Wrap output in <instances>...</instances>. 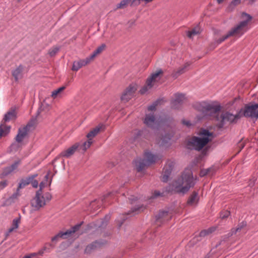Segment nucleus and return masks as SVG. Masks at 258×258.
I'll list each match as a JSON object with an SVG mask.
<instances>
[{"label": "nucleus", "instance_id": "nucleus-1", "mask_svg": "<svg viewBox=\"0 0 258 258\" xmlns=\"http://www.w3.org/2000/svg\"><path fill=\"white\" fill-rule=\"evenodd\" d=\"M196 183L195 179L190 169H186L181 176L175 180L171 185L168 191L184 194L193 187Z\"/></svg>", "mask_w": 258, "mask_h": 258}, {"label": "nucleus", "instance_id": "nucleus-2", "mask_svg": "<svg viewBox=\"0 0 258 258\" xmlns=\"http://www.w3.org/2000/svg\"><path fill=\"white\" fill-rule=\"evenodd\" d=\"M241 21L235 27H234L228 33L222 36L221 38L215 39V43L218 45L225 39L231 36H241L249 29L248 24L252 19V17L245 13H242L241 16Z\"/></svg>", "mask_w": 258, "mask_h": 258}, {"label": "nucleus", "instance_id": "nucleus-3", "mask_svg": "<svg viewBox=\"0 0 258 258\" xmlns=\"http://www.w3.org/2000/svg\"><path fill=\"white\" fill-rule=\"evenodd\" d=\"M213 138V134L206 130L200 131L198 137H192L188 142L189 148L197 151L202 150Z\"/></svg>", "mask_w": 258, "mask_h": 258}, {"label": "nucleus", "instance_id": "nucleus-4", "mask_svg": "<svg viewBox=\"0 0 258 258\" xmlns=\"http://www.w3.org/2000/svg\"><path fill=\"white\" fill-rule=\"evenodd\" d=\"M157 103L155 102L148 107L144 122L148 126L155 128L166 124L165 119L158 118L154 113Z\"/></svg>", "mask_w": 258, "mask_h": 258}, {"label": "nucleus", "instance_id": "nucleus-5", "mask_svg": "<svg viewBox=\"0 0 258 258\" xmlns=\"http://www.w3.org/2000/svg\"><path fill=\"white\" fill-rule=\"evenodd\" d=\"M196 107L204 115L215 117L217 120L221 108L217 102H202L198 103Z\"/></svg>", "mask_w": 258, "mask_h": 258}, {"label": "nucleus", "instance_id": "nucleus-6", "mask_svg": "<svg viewBox=\"0 0 258 258\" xmlns=\"http://www.w3.org/2000/svg\"><path fill=\"white\" fill-rule=\"evenodd\" d=\"M163 72L161 70H158L155 73H153L148 78L145 84L140 90L139 92L141 94H145L149 93L152 89L158 85L160 80Z\"/></svg>", "mask_w": 258, "mask_h": 258}, {"label": "nucleus", "instance_id": "nucleus-7", "mask_svg": "<svg viewBox=\"0 0 258 258\" xmlns=\"http://www.w3.org/2000/svg\"><path fill=\"white\" fill-rule=\"evenodd\" d=\"M161 157L159 155L153 154L150 152H146L145 153L144 159H138L135 161L136 168L138 171H141L145 166L155 163Z\"/></svg>", "mask_w": 258, "mask_h": 258}, {"label": "nucleus", "instance_id": "nucleus-8", "mask_svg": "<svg viewBox=\"0 0 258 258\" xmlns=\"http://www.w3.org/2000/svg\"><path fill=\"white\" fill-rule=\"evenodd\" d=\"M51 199V195L49 192H46L42 195L41 191L38 190L36 192L35 198L31 201V206L35 210H38L44 206Z\"/></svg>", "mask_w": 258, "mask_h": 258}, {"label": "nucleus", "instance_id": "nucleus-9", "mask_svg": "<svg viewBox=\"0 0 258 258\" xmlns=\"http://www.w3.org/2000/svg\"><path fill=\"white\" fill-rule=\"evenodd\" d=\"M138 89V85L136 83L131 84L125 90L121 97L122 101L127 102L133 96Z\"/></svg>", "mask_w": 258, "mask_h": 258}, {"label": "nucleus", "instance_id": "nucleus-10", "mask_svg": "<svg viewBox=\"0 0 258 258\" xmlns=\"http://www.w3.org/2000/svg\"><path fill=\"white\" fill-rule=\"evenodd\" d=\"M82 223L78 224L76 225L75 226L72 227L70 229L68 230L66 232H60L57 234H56L54 237H52L51 241H57L59 238H66L68 237L71 236L72 234L75 233L80 228Z\"/></svg>", "mask_w": 258, "mask_h": 258}, {"label": "nucleus", "instance_id": "nucleus-11", "mask_svg": "<svg viewBox=\"0 0 258 258\" xmlns=\"http://www.w3.org/2000/svg\"><path fill=\"white\" fill-rule=\"evenodd\" d=\"M240 116L239 114L233 115L229 112H225L221 114L219 117H217V120H219L221 123V125H223L226 122H232L238 119Z\"/></svg>", "mask_w": 258, "mask_h": 258}, {"label": "nucleus", "instance_id": "nucleus-12", "mask_svg": "<svg viewBox=\"0 0 258 258\" xmlns=\"http://www.w3.org/2000/svg\"><path fill=\"white\" fill-rule=\"evenodd\" d=\"M243 115L246 117L254 118L258 117V104L250 105L245 106L243 112Z\"/></svg>", "mask_w": 258, "mask_h": 258}, {"label": "nucleus", "instance_id": "nucleus-13", "mask_svg": "<svg viewBox=\"0 0 258 258\" xmlns=\"http://www.w3.org/2000/svg\"><path fill=\"white\" fill-rule=\"evenodd\" d=\"M31 126V125L29 123L26 126L20 127L19 129L18 134L16 137V141L18 143H21L22 142L24 139L27 136Z\"/></svg>", "mask_w": 258, "mask_h": 258}, {"label": "nucleus", "instance_id": "nucleus-14", "mask_svg": "<svg viewBox=\"0 0 258 258\" xmlns=\"http://www.w3.org/2000/svg\"><path fill=\"white\" fill-rule=\"evenodd\" d=\"M186 98L183 94H176L175 98L171 102L172 107L174 109H178L179 106L184 102Z\"/></svg>", "mask_w": 258, "mask_h": 258}, {"label": "nucleus", "instance_id": "nucleus-15", "mask_svg": "<svg viewBox=\"0 0 258 258\" xmlns=\"http://www.w3.org/2000/svg\"><path fill=\"white\" fill-rule=\"evenodd\" d=\"M79 143H75L67 150H64L62 152H61L60 156L69 158L72 156L78 149H79Z\"/></svg>", "mask_w": 258, "mask_h": 258}, {"label": "nucleus", "instance_id": "nucleus-16", "mask_svg": "<svg viewBox=\"0 0 258 258\" xmlns=\"http://www.w3.org/2000/svg\"><path fill=\"white\" fill-rule=\"evenodd\" d=\"M92 60L89 57H87L84 59H80L75 61L73 62L72 70L77 71L82 67L85 66L87 64L89 63Z\"/></svg>", "mask_w": 258, "mask_h": 258}, {"label": "nucleus", "instance_id": "nucleus-17", "mask_svg": "<svg viewBox=\"0 0 258 258\" xmlns=\"http://www.w3.org/2000/svg\"><path fill=\"white\" fill-rule=\"evenodd\" d=\"M24 67L22 65H20L12 71V75L16 81H18L23 78L24 76Z\"/></svg>", "mask_w": 258, "mask_h": 258}, {"label": "nucleus", "instance_id": "nucleus-18", "mask_svg": "<svg viewBox=\"0 0 258 258\" xmlns=\"http://www.w3.org/2000/svg\"><path fill=\"white\" fill-rule=\"evenodd\" d=\"M20 161H17L10 166L5 168L1 174V177H4L16 170L20 164Z\"/></svg>", "mask_w": 258, "mask_h": 258}, {"label": "nucleus", "instance_id": "nucleus-19", "mask_svg": "<svg viewBox=\"0 0 258 258\" xmlns=\"http://www.w3.org/2000/svg\"><path fill=\"white\" fill-rule=\"evenodd\" d=\"M199 201V196L197 192L194 191L189 197L187 204L190 206H196L198 204Z\"/></svg>", "mask_w": 258, "mask_h": 258}, {"label": "nucleus", "instance_id": "nucleus-20", "mask_svg": "<svg viewBox=\"0 0 258 258\" xmlns=\"http://www.w3.org/2000/svg\"><path fill=\"white\" fill-rule=\"evenodd\" d=\"M171 218V215L167 211H161L156 216L157 222H163Z\"/></svg>", "mask_w": 258, "mask_h": 258}, {"label": "nucleus", "instance_id": "nucleus-21", "mask_svg": "<svg viewBox=\"0 0 258 258\" xmlns=\"http://www.w3.org/2000/svg\"><path fill=\"white\" fill-rule=\"evenodd\" d=\"M37 176V174H34L26 177L25 179H22L19 183V188H22L26 185H28L31 183V181H32V180L34 179Z\"/></svg>", "mask_w": 258, "mask_h": 258}, {"label": "nucleus", "instance_id": "nucleus-22", "mask_svg": "<svg viewBox=\"0 0 258 258\" xmlns=\"http://www.w3.org/2000/svg\"><path fill=\"white\" fill-rule=\"evenodd\" d=\"M66 89V86H62L59 88L53 90L51 92V96L53 99H56V98H60L62 96L63 91Z\"/></svg>", "mask_w": 258, "mask_h": 258}, {"label": "nucleus", "instance_id": "nucleus-23", "mask_svg": "<svg viewBox=\"0 0 258 258\" xmlns=\"http://www.w3.org/2000/svg\"><path fill=\"white\" fill-rule=\"evenodd\" d=\"M50 174V171H49L47 174L45 176V178L44 180L41 181L40 183L39 186H40V189L39 190H40L41 191L42 189L44 188L46 186H50L51 183V178L49 179V175Z\"/></svg>", "mask_w": 258, "mask_h": 258}, {"label": "nucleus", "instance_id": "nucleus-24", "mask_svg": "<svg viewBox=\"0 0 258 258\" xmlns=\"http://www.w3.org/2000/svg\"><path fill=\"white\" fill-rule=\"evenodd\" d=\"M102 127V125H99L90 131L87 135L88 139H91V141H92V138L97 135Z\"/></svg>", "mask_w": 258, "mask_h": 258}, {"label": "nucleus", "instance_id": "nucleus-25", "mask_svg": "<svg viewBox=\"0 0 258 258\" xmlns=\"http://www.w3.org/2000/svg\"><path fill=\"white\" fill-rule=\"evenodd\" d=\"M54 245L51 243H46L45 245L38 251V254L42 255L45 252H49L51 249L54 247Z\"/></svg>", "mask_w": 258, "mask_h": 258}, {"label": "nucleus", "instance_id": "nucleus-26", "mask_svg": "<svg viewBox=\"0 0 258 258\" xmlns=\"http://www.w3.org/2000/svg\"><path fill=\"white\" fill-rule=\"evenodd\" d=\"M21 222V216L16 218L13 219L12 226L9 229V232H11L15 229H17Z\"/></svg>", "mask_w": 258, "mask_h": 258}, {"label": "nucleus", "instance_id": "nucleus-27", "mask_svg": "<svg viewBox=\"0 0 258 258\" xmlns=\"http://www.w3.org/2000/svg\"><path fill=\"white\" fill-rule=\"evenodd\" d=\"M16 114L14 110L8 111L5 115L4 119L5 121H9L11 119L15 118Z\"/></svg>", "mask_w": 258, "mask_h": 258}, {"label": "nucleus", "instance_id": "nucleus-28", "mask_svg": "<svg viewBox=\"0 0 258 258\" xmlns=\"http://www.w3.org/2000/svg\"><path fill=\"white\" fill-rule=\"evenodd\" d=\"M105 45L103 44L99 47H98L93 53L89 57L90 58L91 60H93L94 58L99 53H100L105 48Z\"/></svg>", "mask_w": 258, "mask_h": 258}, {"label": "nucleus", "instance_id": "nucleus-29", "mask_svg": "<svg viewBox=\"0 0 258 258\" xmlns=\"http://www.w3.org/2000/svg\"><path fill=\"white\" fill-rule=\"evenodd\" d=\"M93 142L91 141V139H88V140L86 142H84L82 144L80 143V146L79 149L80 150H82L83 151H85L87 149H88L91 145L92 144Z\"/></svg>", "mask_w": 258, "mask_h": 258}, {"label": "nucleus", "instance_id": "nucleus-30", "mask_svg": "<svg viewBox=\"0 0 258 258\" xmlns=\"http://www.w3.org/2000/svg\"><path fill=\"white\" fill-rule=\"evenodd\" d=\"M200 32V28L199 26H197L193 28L191 31H188L187 35V36L192 38L195 36L198 35Z\"/></svg>", "mask_w": 258, "mask_h": 258}, {"label": "nucleus", "instance_id": "nucleus-31", "mask_svg": "<svg viewBox=\"0 0 258 258\" xmlns=\"http://www.w3.org/2000/svg\"><path fill=\"white\" fill-rule=\"evenodd\" d=\"M246 223L245 222H242L240 223L235 229H232L231 230V235L236 233L237 232L240 231L242 229L246 227Z\"/></svg>", "mask_w": 258, "mask_h": 258}, {"label": "nucleus", "instance_id": "nucleus-32", "mask_svg": "<svg viewBox=\"0 0 258 258\" xmlns=\"http://www.w3.org/2000/svg\"><path fill=\"white\" fill-rule=\"evenodd\" d=\"M98 246L99 244L97 242H93L86 247L85 252L86 253H90L92 250L94 249Z\"/></svg>", "mask_w": 258, "mask_h": 258}, {"label": "nucleus", "instance_id": "nucleus-33", "mask_svg": "<svg viewBox=\"0 0 258 258\" xmlns=\"http://www.w3.org/2000/svg\"><path fill=\"white\" fill-rule=\"evenodd\" d=\"M172 137V135L171 134H166L162 137L158 144H160L161 145H163L165 143H167L168 141L171 139Z\"/></svg>", "mask_w": 258, "mask_h": 258}, {"label": "nucleus", "instance_id": "nucleus-34", "mask_svg": "<svg viewBox=\"0 0 258 258\" xmlns=\"http://www.w3.org/2000/svg\"><path fill=\"white\" fill-rule=\"evenodd\" d=\"M10 126H0V138L6 136L10 132Z\"/></svg>", "mask_w": 258, "mask_h": 258}, {"label": "nucleus", "instance_id": "nucleus-35", "mask_svg": "<svg viewBox=\"0 0 258 258\" xmlns=\"http://www.w3.org/2000/svg\"><path fill=\"white\" fill-rule=\"evenodd\" d=\"M171 173V170L170 169H166L165 168H164V173L162 175V180L163 182H166L167 181L168 178L169 177V175Z\"/></svg>", "mask_w": 258, "mask_h": 258}, {"label": "nucleus", "instance_id": "nucleus-36", "mask_svg": "<svg viewBox=\"0 0 258 258\" xmlns=\"http://www.w3.org/2000/svg\"><path fill=\"white\" fill-rule=\"evenodd\" d=\"M59 50V47L58 46H53L49 49L48 51V54L50 56H53L56 54V53Z\"/></svg>", "mask_w": 258, "mask_h": 258}, {"label": "nucleus", "instance_id": "nucleus-37", "mask_svg": "<svg viewBox=\"0 0 258 258\" xmlns=\"http://www.w3.org/2000/svg\"><path fill=\"white\" fill-rule=\"evenodd\" d=\"M190 63L188 62H186L183 67H182L181 68L179 69L178 71L177 72V73L178 74H181L183 73L185 70L187 69V68L190 66Z\"/></svg>", "mask_w": 258, "mask_h": 258}, {"label": "nucleus", "instance_id": "nucleus-38", "mask_svg": "<svg viewBox=\"0 0 258 258\" xmlns=\"http://www.w3.org/2000/svg\"><path fill=\"white\" fill-rule=\"evenodd\" d=\"M213 231V229L212 228H210L208 230H204L202 231L200 233V236L201 237L205 236L209 233H211Z\"/></svg>", "mask_w": 258, "mask_h": 258}, {"label": "nucleus", "instance_id": "nucleus-39", "mask_svg": "<svg viewBox=\"0 0 258 258\" xmlns=\"http://www.w3.org/2000/svg\"><path fill=\"white\" fill-rule=\"evenodd\" d=\"M143 210V207H140L139 205H138L137 207L132 209L131 214H132L133 215L136 214L137 211H141Z\"/></svg>", "mask_w": 258, "mask_h": 258}, {"label": "nucleus", "instance_id": "nucleus-40", "mask_svg": "<svg viewBox=\"0 0 258 258\" xmlns=\"http://www.w3.org/2000/svg\"><path fill=\"white\" fill-rule=\"evenodd\" d=\"M230 215V212L228 211H224L221 213L220 218L221 219H225L227 218Z\"/></svg>", "mask_w": 258, "mask_h": 258}, {"label": "nucleus", "instance_id": "nucleus-41", "mask_svg": "<svg viewBox=\"0 0 258 258\" xmlns=\"http://www.w3.org/2000/svg\"><path fill=\"white\" fill-rule=\"evenodd\" d=\"M160 196H162V194L160 193L159 191L155 190L153 195L150 198V199H154Z\"/></svg>", "mask_w": 258, "mask_h": 258}, {"label": "nucleus", "instance_id": "nucleus-42", "mask_svg": "<svg viewBox=\"0 0 258 258\" xmlns=\"http://www.w3.org/2000/svg\"><path fill=\"white\" fill-rule=\"evenodd\" d=\"M241 2V0H233L229 5L230 7H234L237 5L239 4Z\"/></svg>", "mask_w": 258, "mask_h": 258}, {"label": "nucleus", "instance_id": "nucleus-43", "mask_svg": "<svg viewBox=\"0 0 258 258\" xmlns=\"http://www.w3.org/2000/svg\"><path fill=\"white\" fill-rule=\"evenodd\" d=\"M210 169H204L201 171L200 175L201 176H204L206 175H207L209 174V171Z\"/></svg>", "mask_w": 258, "mask_h": 258}, {"label": "nucleus", "instance_id": "nucleus-44", "mask_svg": "<svg viewBox=\"0 0 258 258\" xmlns=\"http://www.w3.org/2000/svg\"><path fill=\"white\" fill-rule=\"evenodd\" d=\"M31 183L33 187L37 188L38 186V182L36 180L33 179Z\"/></svg>", "mask_w": 258, "mask_h": 258}, {"label": "nucleus", "instance_id": "nucleus-45", "mask_svg": "<svg viewBox=\"0 0 258 258\" xmlns=\"http://www.w3.org/2000/svg\"><path fill=\"white\" fill-rule=\"evenodd\" d=\"M20 189L21 188H19V187H18L17 191L15 193L13 194L12 195V197L13 198H16L20 196Z\"/></svg>", "mask_w": 258, "mask_h": 258}, {"label": "nucleus", "instance_id": "nucleus-46", "mask_svg": "<svg viewBox=\"0 0 258 258\" xmlns=\"http://www.w3.org/2000/svg\"><path fill=\"white\" fill-rule=\"evenodd\" d=\"M182 123L183 124L186 125L187 126H190L191 125V123L188 120H182Z\"/></svg>", "mask_w": 258, "mask_h": 258}, {"label": "nucleus", "instance_id": "nucleus-47", "mask_svg": "<svg viewBox=\"0 0 258 258\" xmlns=\"http://www.w3.org/2000/svg\"><path fill=\"white\" fill-rule=\"evenodd\" d=\"M128 199L132 204L134 201L137 200V197L134 196H132L130 198H128Z\"/></svg>", "mask_w": 258, "mask_h": 258}, {"label": "nucleus", "instance_id": "nucleus-48", "mask_svg": "<svg viewBox=\"0 0 258 258\" xmlns=\"http://www.w3.org/2000/svg\"><path fill=\"white\" fill-rule=\"evenodd\" d=\"M37 255H38L37 252H34V253H32L30 254L29 255H27L30 256L31 258H33V257L36 256Z\"/></svg>", "mask_w": 258, "mask_h": 258}, {"label": "nucleus", "instance_id": "nucleus-49", "mask_svg": "<svg viewBox=\"0 0 258 258\" xmlns=\"http://www.w3.org/2000/svg\"><path fill=\"white\" fill-rule=\"evenodd\" d=\"M217 3L219 4H220L222 3L223 2H224L225 0H217Z\"/></svg>", "mask_w": 258, "mask_h": 258}, {"label": "nucleus", "instance_id": "nucleus-50", "mask_svg": "<svg viewBox=\"0 0 258 258\" xmlns=\"http://www.w3.org/2000/svg\"><path fill=\"white\" fill-rule=\"evenodd\" d=\"M153 0H144L146 2V3H148L149 2H152Z\"/></svg>", "mask_w": 258, "mask_h": 258}, {"label": "nucleus", "instance_id": "nucleus-51", "mask_svg": "<svg viewBox=\"0 0 258 258\" xmlns=\"http://www.w3.org/2000/svg\"><path fill=\"white\" fill-rule=\"evenodd\" d=\"M23 258H31L30 256L26 255Z\"/></svg>", "mask_w": 258, "mask_h": 258}, {"label": "nucleus", "instance_id": "nucleus-52", "mask_svg": "<svg viewBox=\"0 0 258 258\" xmlns=\"http://www.w3.org/2000/svg\"><path fill=\"white\" fill-rule=\"evenodd\" d=\"M105 218H106V219H107V220H108L110 218V217L108 215H107L105 217Z\"/></svg>", "mask_w": 258, "mask_h": 258}, {"label": "nucleus", "instance_id": "nucleus-53", "mask_svg": "<svg viewBox=\"0 0 258 258\" xmlns=\"http://www.w3.org/2000/svg\"><path fill=\"white\" fill-rule=\"evenodd\" d=\"M110 194H111V193H109L107 196H109Z\"/></svg>", "mask_w": 258, "mask_h": 258}, {"label": "nucleus", "instance_id": "nucleus-54", "mask_svg": "<svg viewBox=\"0 0 258 258\" xmlns=\"http://www.w3.org/2000/svg\"><path fill=\"white\" fill-rule=\"evenodd\" d=\"M57 158H55V159H54V161H55L56 160V159H57Z\"/></svg>", "mask_w": 258, "mask_h": 258}]
</instances>
